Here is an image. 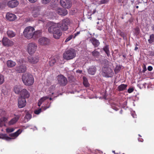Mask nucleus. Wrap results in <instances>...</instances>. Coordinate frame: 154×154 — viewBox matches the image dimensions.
Here are the masks:
<instances>
[{
  "label": "nucleus",
  "instance_id": "nucleus-1",
  "mask_svg": "<svg viewBox=\"0 0 154 154\" xmlns=\"http://www.w3.org/2000/svg\"><path fill=\"white\" fill-rule=\"evenodd\" d=\"M56 23H51L48 28L49 32L53 34V37L56 39H59L62 35V32Z\"/></svg>",
  "mask_w": 154,
  "mask_h": 154
},
{
  "label": "nucleus",
  "instance_id": "nucleus-2",
  "mask_svg": "<svg viewBox=\"0 0 154 154\" xmlns=\"http://www.w3.org/2000/svg\"><path fill=\"white\" fill-rule=\"evenodd\" d=\"M22 79L24 85L28 86L32 85L34 81L32 75L29 73H26L23 74Z\"/></svg>",
  "mask_w": 154,
  "mask_h": 154
},
{
  "label": "nucleus",
  "instance_id": "nucleus-3",
  "mask_svg": "<svg viewBox=\"0 0 154 154\" xmlns=\"http://www.w3.org/2000/svg\"><path fill=\"white\" fill-rule=\"evenodd\" d=\"M76 55V52L75 50L70 48L66 50L63 54V58L66 60H69L74 58Z\"/></svg>",
  "mask_w": 154,
  "mask_h": 154
},
{
  "label": "nucleus",
  "instance_id": "nucleus-4",
  "mask_svg": "<svg viewBox=\"0 0 154 154\" xmlns=\"http://www.w3.org/2000/svg\"><path fill=\"white\" fill-rule=\"evenodd\" d=\"M34 28L29 26L26 27L23 31L24 36L28 38H31L33 37Z\"/></svg>",
  "mask_w": 154,
  "mask_h": 154
},
{
  "label": "nucleus",
  "instance_id": "nucleus-5",
  "mask_svg": "<svg viewBox=\"0 0 154 154\" xmlns=\"http://www.w3.org/2000/svg\"><path fill=\"white\" fill-rule=\"evenodd\" d=\"M69 23V19H66L59 23H56V25H57L62 30L66 31L68 29V26Z\"/></svg>",
  "mask_w": 154,
  "mask_h": 154
},
{
  "label": "nucleus",
  "instance_id": "nucleus-6",
  "mask_svg": "<svg viewBox=\"0 0 154 154\" xmlns=\"http://www.w3.org/2000/svg\"><path fill=\"white\" fill-rule=\"evenodd\" d=\"M103 75L107 77H111L113 75V72L110 68L105 67L102 69Z\"/></svg>",
  "mask_w": 154,
  "mask_h": 154
},
{
  "label": "nucleus",
  "instance_id": "nucleus-7",
  "mask_svg": "<svg viewBox=\"0 0 154 154\" xmlns=\"http://www.w3.org/2000/svg\"><path fill=\"white\" fill-rule=\"evenodd\" d=\"M37 48V45L35 43H29L27 46V51L29 54H32L36 51Z\"/></svg>",
  "mask_w": 154,
  "mask_h": 154
},
{
  "label": "nucleus",
  "instance_id": "nucleus-8",
  "mask_svg": "<svg viewBox=\"0 0 154 154\" xmlns=\"http://www.w3.org/2000/svg\"><path fill=\"white\" fill-rule=\"evenodd\" d=\"M58 83L61 86H64L67 83L66 78L62 75H59L57 76Z\"/></svg>",
  "mask_w": 154,
  "mask_h": 154
},
{
  "label": "nucleus",
  "instance_id": "nucleus-9",
  "mask_svg": "<svg viewBox=\"0 0 154 154\" xmlns=\"http://www.w3.org/2000/svg\"><path fill=\"white\" fill-rule=\"evenodd\" d=\"M15 70L18 73L24 72L26 70V67L25 64H22L16 66L15 68Z\"/></svg>",
  "mask_w": 154,
  "mask_h": 154
},
{
  "label": "nucleus",
  "instance_id": "nucleus-10",
  "mask_svg": "<svg viewBox=\"0 0 154 154\" xmlns=\"http://www.w3.org/2000/svg\"><path fill=\"white\" fill-rule=\"evenodd\" d=\"M2 44L5 46H12L14 44L13 42L5 37H3L2 40Z\"/></svg>",
  "mask_w": 154,
  "mask_h": 154
},
{
  "label": "nucleus",
  "instance_id": "nucleus-11",
  "mask_svg": "<svg viewBox=\"0 0 154 154\" xmlns=\"http://www.w3.org/2000/svg\"><path fill=\"white\" fill-rule=\"evenodd\" d=\"M61 5L65 8H69L72 6V3L69 0H61L60 1Z\"/></svg>",
  "mask_w": 154,
  "mask_h": 154
},
{
  "label": "nucleus",
  "instance_id": "nucleus-12",
  "mask_svg": "<svg viewBox=\"0 0 154 154\" xmlns=\"http://www.w3.org/2000/svg\"><path fill=\"white\" fill-rule=\"evenodd\" d=\"M26 102L25 98L19 97L18 99V106L19 108H21L24 107L26 105Z\"/></svg>",
  "mask_w": 154,
  "mask_h": 154
},
{
  "label": "nucleus",
  "instance_id": "nucleus-13",
  "mask_svg": "<svg viewBox=\"0 0 154 154\" xmlns=\"http://www.w3.org/2000/svg\"><path fill=\"white\" fill-rule=\"evenodd\" d=\"M49 39L45 37H42L38 39V43L39 44L42 46H45L49 43Z\"/></svg>",
  "mask_w": 154,
  "mask_h": 154
},
{
  "label": "nucleus",
  "instance_id": "nucleus-14",
  "mask_svg": "<svg viewBox=\"0 0 154 154\" xmlns=\"http://www.w3.org/2000/svg\"><path fill=\"white\" fill-rule=\"evenodd\" d=\"M41 9V7L40 6H36L33 8L32 11L33 17H37L40 14Z\"/></svg>",
  "mask_w": 154,
  "mask_h": 154
},
{
  "label": "nucleus",
  "instance_id": "nucleus-15",
  "mask_svg": "<svg viewBox=\"0 0 154 154\" xmlns=\"http://www.w3.org/2000/svg\"><path fill=\"white\" fill-rule=\"evenodd\" d=\"M89 42L92 43L95 48L98 47L100 45V42L99 40L94 37L90 38Z\"/></svg>",
  "mask_w": 154,
  "mask_h": 154
},
{
  "label": "nucleus",
  "instance_id": "nucleus-16",
  "mask_svg": "<svg viewBox=\"0 0 154 154\" xmlns=\"http://www.w3.org/2000/svg\"><path fill=\"white\" fill-rule=\"evenodd\" d=\"M20 97L25 98H28L30 96L29 93L26 89H24L21 90L20 94Z\"/></svg>",
  "mask_w": 154,
  "mask_h": 154
},
{
  "label": "nucleus",
  "instance_id": "nucleus-17",
  "mask_svg": "<svg viewBox=\"0 0 154 154\" xmlns=\"http://www.w3.org/2000/svg\"><path fill=\"white\" fill-rule=\"evenodd\" d=\"M18 4V2L16 0H12L8 2L7 3L8 6L11 8L17 7Z\"/></svg>",
  "mask_w": 154,
  "mask_h": 154
},
{
  "label": "nucleus",
  "instance_id": "nucleus-18",
  "mask_svg": "<svg viewBox=\"0 0 154 154\" xmlns=\"http://www.w3.org/2000/svg\"><path fill=\"white\" fill-rule=\"evenodd\" d=\"M6 18L9 21H14L17 18L16 17L14 14L11 13H7L6 15Z\"/></svg>",
  "mask_w": 154,
  "mask_h": 154
},
{
  "label": "nucleus",
  "instance_id": "nucleus-19",
  "mask_svg": "<svg viewBox=\"0 0 154 154\" xmlns=\"http://www.w3.org/2000/svg\"><path fill=\"white\" fill-rule=\"evenodd\" d=\"M39 60V57L38 56H34L28 57V61L30 63L35 64L38 62Z\"/></svg>",
  "mask_w": 154,
  "mask_h": 154
},
{
  "label": "nucleus",
  "instance_id": "nucleus-20",
  "mask_svg": "<svg viewBox=\"0 0 154 154\" xmlns=\"http://www.w3.org/2000/svg\"><path fill=\"white\" fill-rule=\"evenodd\" d=\"M57 9V12L59 15L65 16L67 14V10L65 8L62 9L58 8Z\"/></svg>",
  "mask_w": 154,
  "mask_h": 154
},
{
  "label": "nucleus",
  "instance_id": "nucleus-21",
  "mask_svg": "<svg viewBox=\"0 0 154 154\" xmlns=\"http://www.w3.org/2000/svg\"><path fill=\"white\" fill-rule=\"evenodd\" d=\"M96 71V68L95 66H92L90 67L88 72L89 74L94 75L95 74Z\"/></svg>",
  "mask_w": 154,
  "mask_h": 154
},
{
  "label": "nucleus",
  "instance_id": "nucleus-22",
  "mask_svg": "<svg viewBox=\"0 0 154 154\" xmlns=\"http://www.w3.org/2000/svg\"><path fill=\"white\" fill-rule=\"evenodd\" d=\"M6 64L8 68H12L15 66L16 64V63L13 60H10L7 61Z\"/></svg>",
  "mask_w": 154,
  "mask_h": 154
},
{
  "label": "nucleus",
  "instance_id": "nucleus-23",
  "mask_svg": "<svg viewBox=\"0 0 154 154\" xmlns=\"http://www.w3.org/2000/svg\"><path fill=\"white\" fill-rule=\"evenodd\" d=\"M17 117H14L12 119L8 122L9 125H11L15 124L18 120L19 118V116H17Z\"/></svg>",
  "mask_w": 154,
  "mask_h": 154
},
{
  "label": "nucleus",
  "instance_id": "nucleus-24",
  "mask_svg": "<svg viewBox=\"0 0 154 154\" xmlns=\"http://www.w3.org/2000/svg\"><path fill=\"white\" fill-rule=\"evenodd\" d=\"M21 132V130L19 129L16 132L10 134H9V136L11 137H17Z\"/></svg>",
  "mask_w": 154,
  "mask_h": 154
},
{
  "label": "nucleus",
  "instance_id": "nucleus-25",
  "mask_svg": "<svg viewBox=\"0 0 154 154\" xmlns=\"http://www.w3.org/2000/svg\"><path fill=\"white\" fill-rule=\"evenodd\" d=\"M7 35L9 38H12L16 35V33L12 30H8L7 32Z\"/></svg>",
  "mask_w": 154,
  "mask_h": 154
},
{
  "label": "nucleus",
  "instance_id": "nucleus-26",
  "mask_svg": "<svg viewBox=\"0 0 154 154\" xmlns=\"http://www.w3.org/2000/svg\"><path fill=\"white\" fill-rule=\"evenodd\" d=\"M0 138L4 139L7 141H10L12 139V138L8 137L6 134H0Z\"/></svg>",
  "mask_w": 154,
  "mask_h": 154
},
{
  "label": "nucleus",
  "instance_id": "nucleus-27",
  "mask_svg": "<svg viewBox=\"0 0 154 154\" xmlns=\"http://www.w3.org/2000/svg\"><path fill=\"white\" fill-rule=\"evenodd\" d=\"M103 51L106 54L107 56L109 57L110 56V52L109 50V48L108 45H106L103 48Z\"/></svg>",
  "mask_w": 154,
  "mask_h": 154
},
{
  "label": "nucleus",
  "instance_id": "nucleus-28",
  "mask_svg": "<svg viewBox=\"0 0 154 154\" xmlns=\"http://www.w3.org/2000/svg\"><path fill=\"white\" fill-rule=\"evenodd\" d=\"M127 85L124 84H121L118 87V90L119 91H123L125 90Z\"/></svg>",
  "mask_w": 154,
  "mask_h": 154
},
{
  "label": "nucleus",
  "instance_id": "nucleus-29",
  "mask_svg": "<svg viewBox=\"0 0 154 154\" xmlns=\"http://www.w3.org/2000/svg\"><path fill=\"white\" fill-rule=\"evenodd\" d=\"M20 87L17 86H15L14 88V91L15 93L17 94H20L21 89Z\"/></svg>",
  "mask_w": 154,
  "mask_h": 154
},
{
  "label": "nucleus",
  "instance_id": "nucleus-30",
  "mask_svg": "<svg viewBox=\"0 0 154 154\" xmlns=\"http://www.w3.org/2000/svg\"><path fill=\"white\" fill-rule=\"evenodd\" d=\"M42 31L41 30H38L36 31L35 32H34L33 37L35 38H38V37L42 33Z\"/></svg>",
  "mask_w": 154,
  "mask_h": 154
},
{
  "label": "nucleus",
  "instance_id": "nucleus-31",
  "mask_svg": "<svg viewBox=\"0 0 154 154\" xmlns=\"http://www.w3.org/2000/svg\"><path fill=\"white\" fill-rule=\"evenodd\" d=\"M92 54L94 57L97 58L100 55V53L95 49L92 52Z\"/></svg>",
  "mask_w": 154,
  "mask_h": 154
},
{
  "label": "nucleus",
  "instance_id": "nucleus-32",
  "mask_svg": "<svg viewBox=\"0 0 154 154\" xmlns=\"http://www.w3.org/2000/svg\"><path fill=\"white\" fill-rule=\"evenodd\" d=\"M134 33L135 35H138L140 33V28L138 27H137L136 28H135L134 29Z\"/></svg>",
  "mask_w": 154,
  "mask_h": 154
},
{
  "label": "nucleus",
  "instance_id": "nucleus-33",
  "mask_svg": "<svg viewBox=\"0 0 154 154\" xmlns=\"http://www.w3.org/2000/svg\"><path fill=\"white\" fill-rule=\"evenodd\" d=\"M148 42L149 43H151L154 42V34H152L150 36V39H149Z\"/></svg>",
  "mask_w": 154,
  "mask_h": 154
},
{
  "label": "nucleus",
  "instance_id": "nucleus-34",
  "mask_svg": "<svg viewBox=\"0 0 154 154\" xmlns=\"http://www.w3.org/2000/svg\"><path fill=\"white\" fill-rule=\"evenodd\" d=\"M83 84L86 87H88L89 86V84L88 82L87 81V80L86 79V78L85 77H83Z\"/></svg>",
  "mask_w": 154,
  "mask_h": 154
},
{
  "label": "nucleus",
  "instance_id": "nucleus-35",
  "mask_svg": "<svg viewBox=\"0 0 154 154\" xmlns=\"http://www.w3.org/2000/svg\"><path fill=\"white\" fill-rule=\"evenodd\" d=\"M56 60L55 59H52L49 61V65L51 66H52L54 65V63L56 62Z\"/></svg>",
  "mask_w": 154,
  "mask_h": 154
},
{
  "label": "nucleus",
  "instance_id": "nucleus-36",
  "mask_svg": "<svg viewBox=\"0 0 154 154\" xmlns=\"http://www.w3.org/2000/svg\"><path fill=\"white\" fill-rule=\"evenodd\" d=\"M121 69V67L120 66H118V65L116 66L114 69V71L115 73H118Z\"/></svg>",
  "mask_w": 154,
  "mask_h": 154
},
{
  "label": "nucleus",
  "instance_id": "nucleus-37",
  "mask_svg": "<svg viewBox=\"0 0 154 154\" xmlns=\"http://www.w3.org/2000/svg\"><path fill=\"white\" fill-rule=\"evenodd\" d=\"M49 98V97L48 96H45L41 98V99L39 100L42 103L44 101L46 100Z\"/></svg>",
  "mask_w": 154,
  "mask_h": 154
},
{
  "label": "nucleus",
  "instance_id": "nucleus-38",
  "mask_svg": "<svg viewBox=\"0 0 154 154\" xmlns=\"http://www.w3.org/2000/svg\"><path fill=\"white\" fill-rule=\"evenodd\" d=\"M4 82V76L0 74V85L3 84Z\"/></svg>",
  "mask_w": 154,
  "mask_h": 154
},
{
  "label": "nucleus",
  "instance_id": "nucleus-39",
  "mask_svg": "<svg viewBox=\"0 0 154 154\" xmlns=\"http://www.w3.org/2000/svg\"><path fill=\"white\" fill-rule=\"evenodd\" d=\"M73 38H74V36L73 35H71L69 36L68 38H67L65 41V42H67L70 40H71Z\"/></svg>",
  "mask_w": 154,
  "mask_h": 154
},
{
  "label": "nucleus",
  "instance_id": "nucleus-40",
  "mask_svg": "<svg viewBox=\"0 0 154 154\" xmlns=\"http://www.w3.org/2000/svg\"><path fill=\"white\" fill-rule=\"evenodd\" d=\"M31 115L30 114L28 113L26 115L24 118L25 119H27V121H28L31 118Z\"/></svg>",
  "mask_w": 154,
  "mask_h": 154
},
{
  "label": "nucleus",
  "instance_id": "nucleus-41",
  "mask_svg": "<svg viewBox=\"0 0 154 154\" xmlns=\"http://www.w3.org/2000/svg\"><path fill=\"white\" fill-rule=\"evenodd\" d=\"M14 130V129L13 128H7L6 129V132L7 133H9L13 132Z\"/></svg>",
  "mask_w": 154,
  "mask_h": 154
},
{
  "label": "nucleus",
  "instance_id": "nucleus-42",
  "mask_svg": "<svg viewBox=\"0 0 154 154\" xmlns=\"http://www.w3.org/2000/svg\"><path fill=\"white\" fill-rule=\"evenodd\" d=\"M51 0H41V2L43 4L46 5L49 3Z\"/></svg>",
  "mask_w": 154,
  "mask_h": 154
},
{
  "label": "nucleus",
  "instance_id": "nucleus-43",
  "mask_svg": "<svg viewBox=\"0 0 154 154\" xmlns=\"http://www.w3.org/2000/svg\"><path fill=\"white\" fill-rule=\"evenodd\" d=\"M8 119V118L7 117H3L1 118L0 119L1 120V121H2L5 123V122H7Z\"/></svg>",
  "mask_w": 154,
  "mask_h": 154
},
{
  "label": "nucleus",
  "instance_id": "nucleus-44",
  "mask_svg": "<svg viewBox=\"0 0 154 154\" xmlns=\"http://www.w3.org/2000/svg\"><path fill=\"white\" fill-rule=\"evenodd\" d=\"M42 109L40 108L39 109L34 111V113L36 114H39L41 112Z\"/></svg>",
  "mask_w": 154,
  "mask_h": 154
},
{
  "label": "nucleus",
  "instance_id": "nucleus-45",
  "mask_svg": "<svg viewBox=\"0 0 154 154\" xmlns=\"http://www.w3.org/2000/svg\"><path fill=\"white\" fill-rule=\"evenodd\" d=\"M109 1V0H101L100 1V4H104L106 3Z\"/></svg>",
  "mask_w": 154,
  "mask_h": 154
},
{
  "label": "nucleus",
  "instance_id": "nucleus-46",
  "mask_svg": "<svg viewBox=\"0 0 154 154\" xmlns=\"http://www.w3.org/2000/svg\"><path fill=\"white\" fill-rule=\"evenodd\" d=\"M148 54L149 56H154V51H149L148 52Z\"/></svg>",
  "mask_w": 154,
  "mask_h": 154
},
{
  "label": "nucleus",
  "instance_id": "nucleus-47",
  "mask_svg": "<svg viewBox=\"0 0 154 154\" xmlns=\"http://www.w3.org/2000/svg\"><path fill=\"white\" fill-rule=\"evenodd\" d=\"M50 106V105H48V106H42V108L44 110H45L49 108Z\"/></svg>",
  "mask_w": 154,
  "mask_h": 154
},
{
  "label": "nucleus",
  "instance_id": "nucleus-48",
  "mask_svg": "<svg viewBox=\"0 0 154 154\" xmlns=\"http://www.w3.org/2000/svg\"><path fill=\"white\" fill-rule=\"evenodd\" d=\"M133 91L134 89L133 88H129L128 90L127 91L128 93H130L132 92Z\"/></svg>",
  "mask_w": 154,
  "mask_h": 154
},
{
  "label": "nucleus",
  "instance_id": "nucleus-49",
  "mask_svg": "<svg viewBox=\"0 0 154 154\" xmlns=\"http://www.w3.org/2000/svg\"><path fill=\"white\" fill-rule=\"evenodd\" d=\"M5 125V123L0 119V127H2Z\"/></svg>",
  "mask_w": 154,
  "mask_h": 154
},
{
  "label": "nucleus",
  "instance_id": "nucleus-50",
  "mask_svg": "<svg viewBox=\"0 0 154 154\" xmlns=\"http://www.w3.org/2000/svg\"><path fill=\"white\" fill-rule=\"evenodd\" d=\"M147 69L149 71H151L152 69V66H148Z\"/></svg>",
  "mask_w": 154,
  "mask_h": 154
},
{
  "label": "nucleus",
  "instance_id": "nucleus-51",
  "mask_svg": "<svg viewBox=\"0 0 154 154\" xmlns=\"http://www.w3.org/2000/svg\"><path fill=\"white\" fill-rule=\"evenodd\" d=\"M37 0H29V1L32 3H34L36 2Z\"/></svg>",
  "mask_w": 154,
  "mask_h": 154
},
{
  "label": "nucleus",
  "instance_id": "nucleus-52",
  "mask_svg": "<svg viewBox=\"0 0 154 154\" xmlns=\"http://www.w3.org/2000/svg\"><path fill=\"white\" fill-rule=\"evenodd\" d=\"M80 32H77L76 33L74 34L75 36L74 37V38H75V37L78 35L80 33Z\"/></svg>",
  "mask_w": 154,
  "mask_h": 154
},
{
  "label": "nucleus",
  "instance_id": "nucleus-53",
  "mask_svg": "<svg viewBox=\"0 0 154 154\" xmlns=\"http://www.w3.org/2000/svg\"><path fill=\"white\" fill-rule=\"evenodd\" d=\"M42 102H41L40 101H38V106H40L42 104Z\"/></svg>",
  "mask_w": 154,
  "mask_h": 154
},
{
  "label": "nucleus",
  "instance_id": "nucleus-54",
  "mask_svg": "<svg viewBox=\"0 0 154 154\" xmlns=\"http://www.w3.org/2000/svg\"><path fill=\"white\" fill-rule=\"evenodd\" d=\"M146 70V67L145 66H144V67H143V72H145Z\"/></svg>",
  "mask_w": 154,
  "mask_h": 154
},
{
  "label": "nucleus",
  "instance_id": "nucleus-55",
  "mask_svg": "<svg viewBox=\"0 0 154 154\" xmlns=\"http://www.w3.org/2000/svg\"><path fill=\"white\" fill-rule=\"evenodd\" d=\"M126 54H124L123 55V57L125 59V58L126 57Z\"/></svg>",
  "mask_w": 154,
  "mask_h": 154
},
{
  "label": "nucleus",
  "instance_id": "nucleus-56",
  "mask_svg": "<svg viewBox=\"0 0 154 154\" xmlns=\"http://www.w3.org/2000/svg\"><path fill=\"white\" fill-rule=\"evenodd\" d=\"M138 140L139 141H140L141 142H142L143 141V140L142 139H141L140 140V139H138Z\"/></svg>",
  "mask_w": 154,
  "mask_h": 154
},
{
  "label": "nucleus",
  "instance_id": "nucleus-57",
  "mask_svg": "<svg viewBox=\"0 0 154 154\" xmlns=\"http://www.w3.org/2000/svg\"><path fill=\"white\" fill-rule=\"evenodd\" d=\"M138 49V48L137 47H136L135 48V49H134V50L135 51H137V49Z\"/></svg>",
  "mask_w": 154,
  "mask_h": 154
},
{
  "label": "nucleus",
  "instance_id": "nucleus-58",
  "mask_svg": "<svg viewBox=\"0 0 154 154\" xmlns=\"http://www.w3.org/2000/svg\"><path fill=\"white\" fill-rule=\"evenodd\" d=\"M113 109H115V110H116V111H117V110H118V109H117V108H116V109H114L113 108Z\"/></svg>",
  "mask_w": 154,
  "mask_h": 154
},
{
  "label": "nucleus",
  "instance_id": "nucleus-59",
  "mask_svg": "<svg viewBox=\"0 0 154 154\" xmlns=\"http://www.w3.org/2000/svg\"><path fill=\"white\" fill-rule=\"evenodd\" d=\"M3 111V110H0V113L2 112Z\"/></svg>",
  "mask_w": 154,
  "mask_h": 154
},
{
  "label": "nucleus",
  "instance_id": "nucleus-60",
  "mask_svg": "<svg viewBox=\"0 0 154 154\" xmlns=\"http://www.w3.org/2000/svg\"><path fill=\"white\" fill-rule=\"evenodd\" d=\"M139 8V6H136V8Z\"/></svg>",
  "mask_w": 154,
  "mask_h": 154
},
{
  "label": "nucleus",
  "instance_id": "nucleus-61",
  "mask_svg": "<svg viewBox=\"0 0 154 154\" xmlns=\"http://www.w3.org/2000/svg\"><path fill=\"white\" fill-rule=\"evenodd\" d=\"M151 1L153 3H154V0H151Z\"/></svg>",
  "mask_w": 154,
  "mask_h": 154
},
{
  "label": "nucleus",
  "instance_id": "nucleus-62",
  "mask_svg": "<svg viewBox=\"0 0 154 154\" xmlns=\"http://www.w3.org/2000/svg\"><path fill=\"white\" fill-rule=\"evenodd\" d=\"M49 100H52V98H51V97L50 98H49Z\"/></svg>",
  "mask_w": 154,
  "mask_h": 154
},
{
  "label": "nucleus",
  "instance_id": "nucleus-63",
  "mask_svg": "<svg viewBox=\"0 0 154 154\" xmlns=\"http://www.w3.org/2000/svg\"><path fill=\"white\" fill-rule=\"evenodd\" d=\"M136 46H137V43H136Z\"/></svg>",
  "mask_w": 154,
  "mask_h": 154
},
{
  "label": "nucleus",
  "instance_id": "nucleus-64",
  "mask_svg": "<svg viewBox=\"0 0 154 154\" xmlns=\"http://www.w3.org/2000/svg\"><path fill=\"white\" fill-rule=\"evenodd\" d=\"M120 2H121L122 0H119Z\"/></svg>",
  "mask_w": 154,
  "mask_h": 154
}]
</instances>
